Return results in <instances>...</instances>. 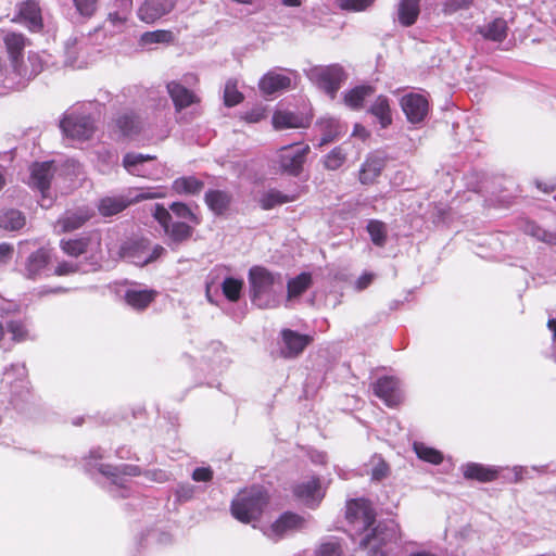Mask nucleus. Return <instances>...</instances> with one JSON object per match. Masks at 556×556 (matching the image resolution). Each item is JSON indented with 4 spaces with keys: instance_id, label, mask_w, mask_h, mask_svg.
<instances>
[{
    "instance_id": "f257e3e1",
    "label": "nucleus",
    "mask_w": 556,
    "mask_h": 556,
    "mask_svg": "<svg viewBox=\"0 0 556 556\" xmlns=\"http://www.w3.org/2000/svg\"><path fill=\"white\" fill-rule=\"evenodd\" d=\"M252 302L261 308L276 307L282 291L279 274H273L262 266H254L249 271Z\"/></svg>"
},
{
    "instance_id": "f03ea898",
    "label": "nucleus",
    "mask_w": 556,
    "mask_h": 556,
    "mask_svg": "<svg viewBox=\"0 0 556 556\" xmlns=\"http://www.w3.org/2000/svg\"><path fill=\"white\" fill-rule=\"evenodd\" d=\"M268 504V495L262 486H252L240 491L231 503L232 516L244 523L261 517Z\"/></svg>"
},
{
    "instance_id": "7ed1b4c3",
    "label": "nucleus",
    "mask_w": 556,
    "mask_h": 556,
    "mask_svg": "<svg viewBox=\"0 0 556 556\" xmlns=\"http://www.w3.org/2000/svg\"><path fill=\"white\" fill-rule=\"evenodd\" d=\"M308 78L334 99L341 85L346 80L348 75L339 64L328 66H315L307 73Z\"/></svg>"
},
{
    "instance_id": "20e7f679",
    "label": "nucleus",
    "mask_w": 556,
    "mask_h": 556,
    "mask_svg": "<svg viewBox=\"0 0 556 556\" xmlns=\"http://www.w3.org/2000/svg\"><path fill=\"white\" fill-rule=\"evenodd\" d=\"M165 253L162 245H155L150 250L143 240H128L119 248V257L137 266L147 265L157 260Z\"/></svg>"
},
{
    "instance_id": "39448f33",
    "label": "nucleus",
    "mask_w": 556,
    "mask_h": 556,
    "mask_svg": "<svg viewBox=\"0 0 556 556\" xmlns=\"http://www.w3.org/2000/svg\"><path fill=\"white\" fill-rule=\"evenodd\" d=\"M152 215L163 227L172 243L178 244L191 238L192 227L184 222H172L170 213L163 205L155 204Z\"/></svg>"
},
{
    "instance_id": "423d86ee",
    "label": "nucleus",
    "mask_w": 556,
    "mask_h": 556,
    "mask_svg": "<svg viewBox=\"0 0 556 556\" xmlns=\"http://www.w3.org/2000/svg\"><path fill=\"white\" fill-rule=\"evenodd\" d=\"M308 152L309 147L307 144H289L282 147L278 154L281 170L290 174L301 173Z\"/></svg>"
},
{
    "instance_id": "0eeeda50",
    "label": "nucleus",
    "mask_w": 556,
    "mask_h": 556,
    "mask_svg": "<svg viewBox=\"0 0 556 556\" xmlns=\"http://www.w3.org/2000/svg\"><path fill=\"white\" fill-rule=\"evenodd\" d=\"M401 539L400 526L396 521L390 519L379 522L371 534L366 535L362 541V546H379L396 543Z\"/></svg>"
},
{
    "instance_id": "6e6552de",
    "label": "nucleus",
    "mask_w": 556,
    "mask_h": 556,
    "mask_svg": "<svg viewBox=\"0 0 556 556\" xmlns=\"http://www.w3.org/2000/svg\"><path fill=\"white\" fill-rule=\"evenodd\" d=\"M60 126L66 136L79 140L89 139L94 131V123L89 116L74 112L66 114Z\"/></svg>"
},
{
    "instance_id": "1a4fd4ad",
    "label": "nucleus",
    "mask_w": 556,
    "mask_h": 556,
    "mask_svg": "<svg viewBox=\"0 0 556 556\" xmlns=\"http://www.w3.org/2000/svg\"><path fill=\"white\" fill-rule=\"evenodd\" d=\"M304 519L293 513H285L277 520L262 529L265 536L278 541L293 531L302 529Z\"/></svg>"
},
{
    "instance_id": "9d476101",
    "label": "nucleus",
    "mask_w": 556,
    "mask_h": 556,
    "mask_svg": "<svg viewBox=\"0 0 556 556\" xmlns=\"http://www.w3.org/2000/svg\"><path fill=\"white\" fill-rule=\"evenodd\" d=\"M3 42L9 54L13 70L21 76H26L27 73L22 68V61L24 49L29 45L28 38L21 33L9 31L3 37Z\"/></svg>"
},
{
    "instance_id": "9b49d317",
    "label": "nucleus",
    "mask_w": 556,
    "mask_h": 556,
    "mask_svg": "<svg viewBox=\"0 0 556 556\" xmlns=\"http://www.w3.org/2000/svg\"><path fill=\"white\" fill-rule=\"evenodd\" d=\"M27 370L24 364H14L3 372L2 387L22 399L28 394Z\"/></svg>"
},
{
    "instance_id": "f8f14e48",
    "label": "nucleus",
    "mask_w": 556,
    "mask_h": 556,
    "mask_svg": "<svg viewBox=\"0 0 556 556\" xmlns=\"http://www.w3.org/2000/svg\"><path fill=\"white\" fill-rule=\"evenodd\" d=\"M346 518L358 529L367 530L375 521V513L366 500H352L346 505Z\"/></svg>"
},
{
    "instance_id": "ddd939ff",
    "label": "nucleus",
    "mask_w": 556,
    "mask_h": 556,
    "mask_svg": "<svg viewBox=\"0 0 556 556\" xmlns=\"http://www.w3.org/2000/svg\"><path fill=\"white\" fill-rule=\"evenodd\" d=\"M401 108L409 123L418 124L427 116L429 103L422 94L408 93L402 97Z\"/></svg>"
},
{
    "instance_id": "4468645a",
    "label": "nucleus",
    "mask_w": 556,
    "mask_h": 556,
    "mask_svg": "<svg viewBox=\"0 0 556 556\" xmlns=\"http://www.w3.org/2000/svg\"><path fill=\"white\" fill-rule=\"evenodd\" d=\"M374 393L390 407L399 405L402 401L400 381L394 377L378 379L374 384Z\"/></svg>"
},
{
    "instance_id": "2eb2a0df",
    "label": "nucleus",
    "mask_w": 556,
    "mask_h": 556,
    "mask_svg": "<svg viewBox=\"0 0 556 556\" xmlns=\"http://www.w3.org/2000/svg\"><path fill=\"white\" fill-rule=\"evenodd\" d=\"M49 262V250L46 248H39L25 258L21 266V273L27 279H36L47 268Z\"/></svg>"
},
{
    "instance_id": "dca6fc26",
    "label": "nucleus",
    "mask_w": 556,
    "mask_h": 556,
    "mask_svg": "<svg viewBox=\"0 0 556 556\" xmlns=\"http://www.w3.org/2000/svg\"><path fill=\"white\" fill-rule=\"evenodd\" d=\"M99 471L105 476H109L112 478L109 492L114 497H125L126 494L124 491H121V489H126V480L122 477H119L115 471L122 472L124 476H136L138 475L137 467L130 466V465H123L118 468H112L109 465H100Z\"/></svg>"
},
{
    "instance_id": "f3484780",
    "label": "nucleus",
    "mask_w": 556,
    "mask_h": 556,
    "mask_svg": "<svg viewBox=\"0 0 556 556\" xmlns=\"http://www.w3.org/2000/svg\"><path fill=\"white\" fill-rule=\"evenodd\" d=\"M13 23L24 22L31 31H40L43 27L41 10L37 1L27 0L18 5V14L12 18Z\"/></svg>"
},
{
    "instance_id": "a211bd4d",
    "label": "nucleus",
    "mask_w": 556,
    "mask_h": 556,
    "mask_svg": "<svg viewBox=\"0 0 556 556\" xmlns=\"http://www.w3.org/2000/svg\"><path fill=\"white\" fill-rule=\"evenodd\" d=\"M155 193H141L136 195L135 199H129L124 195L105 197L99 201L98 210L102 216L109 217L116 215L129 206L135 200H141L147 198H156Z\"/></svg>"
},
{
    "instance_id": "6ab92c4d",
    "label": "nucleus",
    "mask_w": 556,
    "mask_h": 556,
    "mask_svg": "<svg viewBox=\"0 0 556 556\" xmlns=\"http://www.w3.org/2000/svg\"><path fill=\"white\" fill-rule=\"evenodd\" d=\"M282 348L281 354L285 357H296L304 349L312 342V337L307 334H301L290 329H283L281 331Z\"/></svg>"
},
{
    "instance_id": "aec40b11",
    "label": "nucleus",
    "mask_w": 556,
    "mask_h": 556,
    "mask_svg": "<svg viewBox=\"0 0 556 556\" xmlns=\"http://www.w3.org/2000/svg\"><path fill=\"white\" fill-rule=\"evenodd\" d=\"M174 8V0H144L138 10L141 21L151 24L169 13Z\"/></svg>"
},
{
    "instance_id": "412c9836",
    "label": "nucleus",
    "mask_w": 556,
    "mask_h": 556,
    "mask_svg": "<svg viewBox=\"0 0 556 556\" xmlns=\"http://www.w3.org/2000/svg\"><path fill=\"white\" fill-rule=\"evenodd\" d=\"M93 215V211L90 207L84 206L75 211H67L55 224V230L58 232L73 231L81 227L87 220Z\"/></svg>"
},
{
    "instance_id": "4be33fe9",
    "label": "nucleus",
    "mask_w": 556,
    "mask_h": 556,
    "mask_svg": "<svg viewBox=\"0 0 556 556\" xmlns=\"http://www.w3.org/2000/svg\"><path fill=\"white\" fill-rule=\"evenodd\" d=\"M166 88L174 106L178 112L200 102V98L192 90L176 80L169 81L166 85Z\"/></svg>"
},
{
    "instance_id": "5701e85b",
    "label": "nucleus",
    "mask_w": 556,
    "mask_h": 556,
    "mask_svg": "<svg viewBox=\"0 0 556 556\" xmlns=\"http://www.w3.org/2000/svg\"><path fill=\"white\" fill-rule=\"evenodd\" d=\"M294 495L302 501L305 505L314 507L320 503L324 497V492L319 484V480L312 478L298 484L294 488Z\"/></svg>"
},
{
    "instance_id": "b1692460",
    "label": "nucleus",
    "mask_w": 556,
    "mask_h": 556,
    "mask_svg": "<svg viewBox=\"0 0 556 556\" xmlns=\"http://www.w3.org/2000/svg\"><path fill=\"white\" fill-rule=\"evenodd\" d=\"M271 123L275 129L304 128L311 123V118L291 111L278 110L273 114Z\"/></svg>"
},
{
    "instance_id": "393cba45",
    "label": "nucleus",
    "mask_w": 556,
    "mask_h": 556,
    "mask_svg": "<svg viewBox=\"0 0 556 556\" xmlns=\"http://www.w3.org/2000/svg\"><path fill=\"white\" fill-rule=\"evenodd\" d=\"M290 85L291 79L288 76L276 72H268L258 83L260 90L267 96L277 91L286 90Z\"/></svg>"
},
{
    "instance_id": "a878e982",
    "label": "nucleus",
    "mask_w": 556,
    "mask_h": 556,
    "mask_svg": "<svg viewBox=\"0 0 556 556\" xmlns=\"http://www.w3.org/2000/svg\"><path fill=\"white\" fill-rule=\"evenodd\" d=\"M156 292L149 289L129 288L125 291L124 299L127 305L134 309L141 311L150 305Z\"/></svg>"
},
{
    "instance_id": "bb28decb",
    "label": "nucleus",
    "mask_w": 556,
    "mask_h": 556,
    "mask_svg": "<svg viewBox=\"0 0 556 556\" xmlns=\"http://www.w3.org/2000/svg\"><path fill=\"white\" fill-rule=\"evenodd\" d=\"M80 169V164L75 160H66L63 164V168H61L55 161H46L40 163H34L31 166L30 174H50L55 173L58 170L76 173L79 172Z\"/></svg>"
},
{
    "instance_id": "cd10ccee",
    "label": "nucleus",
    "mask_w": 556,
    "mask_h": 556,
    "mask_svg": "<svg viewBox=\"0 0 556 556\" xmlns=\"http://www.w3.org/2000/svg\"><path fill=\"white\" fill-rule=\"evenodd\" d=\"M26 225L25 215L15 208L0 210V228L7 231H17Z\"/></svg>"
},
{
    "instance_id": "c85d7f7f",
    "label": "nucleus",
    "mask_w": 556,
    "mask_h": 556,
    "mask_svg": "<svg viewBox=\"0 0 556 556\" xmlns=\"http://www.w3.org/2000/svg\"><path fill=\"white\" fill-rule=\"evenodd\" d=\"M320 131V139L317 143L318 147L326 146L336 140L341 135V126L336 118L326 117L317 123Z\"/></svg>"
},
{
    "instance_id": "c756f323",
    "label": "nucleus",
    "mask_w": 556,
    "mask_h": 556,
    "mask_svg": "<svg viewBox=\"0 0 556 556\" xmlns=\"http://www.w3.org/2000/svg\"><path fill=\"white\" fill-rule=\"evenodd\" d=\"M368 112L377 117L381 128H387L392 124L391 108L386 96H378Z\"/></svg>"
},
{
    "instance_id": "7c9ffc66",
    "label": "nucleus",
    "mask_w": 556,
    "mask_h": 556,
    "mask_svg": "<svg viewBox=\"0 0 556 556\" xmlns=\"http://www.w3.org/2000/svg\"><path fill=\"white\" fill-rule=\"evenodd\" d=\"M374 92V87L369 85L357 86L344 93L343 101L349 108L358 110L363 106L364 100Z\"/></svg>"
},
{
    "instance_id": "2f4dec72",
    "label": "nucleus",
    "mask_w": 556,
    "mask_h": 556,
    "mask_svg": "<svg viewBox=\"0 0 556 556\" xmlns=\"http://www.w3.org/2000/svg\"><path fill=\"white\" fill-rule=\"evenodd\" d=\"M420 0H400L399 3V22L405 26H412L419 15Z\"/></svg>"
},
{
    "instance_id": "473e14b6",
    "label": "nucleus",
    "mask_w": 556,
    "mask_h": 556,
    "mask_svg": "<svg viewBox=\"0 0 556 556\" xmlns=\"http://www.w3.org/2000/svg\"><path fill=\"white\" fill-rule=\"evenodd\" d=\"M479 33L486 39L503 41L507 36V23L504 18L496 17L492 22L480 27Z\"/></svg>"
},
{
    "instance_id": "72a5a7b5",
    "label": "nucleus",
    "mask_w": 556,
    "mask_h": 556,
    "mask_svg": "<svg viewBox=\"0 0 556 556\" xmlns=\"http://www.w3.org/2000/svg\"><path fill=\"white\" fill-rule=\"evenodd\" d=\"M463 472L465 478L475 479L480 482H489L497 477L495 469L476 463L464 466Z\"/></svg>"
},
{
    "instance_id": "f704fd0d",
    "label": "nucleus",
    "mask_w": 556,
    "mask_h": 556,
    "mask_svg": "<svg viewBox=\"0 0 556 556\" xmlns=\"http://www.w3.org/2000/svg\"><path fill=\"white\" fill-rule=\"evenodd\" d=\"M203 188V182L195 176H180L173 182V190L178 194L193 195Z\"/></svg>"
},
{
    "instance_id": "c9c22d12",
    "label": "nucleus",
    "mask_w": 556,
    "mask_h": 556,
    "mask_svg": "<svg viewBox=\"0 0 556 556\" xmlns=\"http://www.w3.org/2000/svg\"><path fill=\"white\" fill-rule=\"evenodd\" d=\"M230 195L220 190H210L205 193L207 206L217 215L224 213L230 204Z\"/></svg>"
},
{
    "instance_id": "e433bc0d",
    "label": "nucleus",
    "mask_w": 556,
    "mask_h": 556,
    "mask_svg": "<svg viewBox=\"0 0 556 556\" xmlns=\"http://www.w3.org/2000/svg\"><path fill=\"white\" fill-rule=\"evenodd\" d=\"M7 329L15 342H23L33 338L26 319L12 318L7 323Z\"/></svg>"
},
{
    "instance_id": "4c0bfd02",
    "label": "nucleus",
    "mask_w": 556,
    "mask_h": 556,
    "mask_svg": "<svg viewBox=\"0 0 556 556\" xmlns=\"http://www.w3.org/2000/svg\"><path fill=\"white\" fill-rule=\"evenodd\" d=\"M312 286V275L309 273H301L296 277L290 279L287 285L288 300L303 294Z\"/></svg>"
},
{
    "instance_id": "58836bf2",
    "label": "nucleus",
    "mask_w": 556,
    "mask_h": 556,
    "mask_svg": "<svg viewBox=\"0 0 556 556\" xmlns=\"http://www.w3.org/2000/svg\"><path fill=\"white\" fill-rule=\"evenodd\" d=\"M294 195L285 194L278 190L270 189L262 194L260 204L263 210H271L277 205L294 201Z\"/></svg>"
},
{
    "instance_id": "ea45409f",
    "label": "nucleus",
    "mask_w": 556,
    "mask_h": 556,
    "mask_svg": "<svg viewBox=\"0 0 556 556\" xmlns=\"http://www.w3.org/2000/svg\"><path fill=\"white\" fill-rule=\"evenodd\" d=\"M90 241V237L62 240L61 248L67 255L77 257L87 252Z\"/></svg>"
},
{
    "instance_id": "a19ab883",
    "label": "nucleus",
    "mask_w": 556,
    "mask_h": 556,
    "mask_svg": "<svg viewBox=\"0 0 556 556\" xmlns=\"http://www.w3.org/2000/svg\"><path fill=\"white\" fill-rule=\"evenodd\" d=\"M174 40L170 30L157 29L153 31H146L140 36V45L147 47L153 43H169Z\"/></svg>"
},
{
    "instance_id": "79ce46f5",
    "label": "nucleus",
    "mask_w": 556,
    "mask_h": 556,
    "mask_svg": "<svg viewBox=\"0 0 556 556\" xmlns=\"http://www.w3.org/2000/svg\"><path fill=\"white\" fill-rule=\"evenodd\" d=\"M387 157L381 152L371 153L363 164L359 174H380L386 168Z\"/></svg>"
},
{
    "instance_id": "37998d69",
    "label": "nucleus",
    "mask_w": 556,
    "mask_h": 556,
    "mask_svg": "<svg viewBox=\"0 0 556 556\" xmlns=\"http://www.w3.org/2000/svg\"><path fill=\"white\" fill-rule=\"evenodd\" d=\"M116 125L125 136L138 134L141 129V122L134 114H123L116 119Z\"/></svg>"
},
{
    "instance_id": "c03bdc74",
    "label": "nucleus",
    "mask_w": 556,
    "mask_h": 556,
    "mask_svg": "<svg viewBox=\"0 0 556 556\" xmlns=\"http://www.w3.org/2000/svg\"><path fill=\"white\" fill-rule=\"evenodd\" d=\"M367 230L369 232L371 241L376 245L382 247L386 243L387 228L382 222L376 219L370 220L367 225Z\"/></svg>"
},
{
    "instance_id": "a18cd8bd",
    "label": "nucleus",
    "mask_w": 556,
    "mask_h": 556,
    "mask_svg": "<svg viewBox=\"0 0 556 556\" xmlns=\"http://www.w3.org/2000/svg\"><path fill=\"white\" fill-rule=\"evenodd\" d=\"M525 232L551 244L556 243V235L553 232H549L543 228H541L539 225L532 222H528L525 225Z\"/></svg>"
},
{
    "instance_id": "49530a36",
    "label": "nucleus",
    "mask_w": 556,
    "mask_h": 556,
    "mask_svg": "<svg viewBox=\"0 0 556 556\" xmlns=\"http://www.w3.org/2000/svg\"><path fill=\"white\" fill-rule=\"evenodd\" d=\"M242 286L243 283L241 280L229 277L223 281L222 289L229 301L236 302L240 298Z\"/></svg>"
},
{
    "instance_id": "de8ad7c7",
    "label": "nucleus",
    "mask_w": 556,
    "mask_h": 556,
    "mask_svg": "<svg viewBox=\"0 0 556 556\" xmlns=\"http://www.w3.org/2000/svg\"><path fill=\"white\" fill-rule=\"evenodd\" d=\"M414 450L420 459L431 464L438 465L443 459V456L439 451L428 447L422 443H414Z\"/></svg>"
},
{
    "instance_id": "09e8293b",
    "label": "nucleus",
    "mask_w": 556,
    "mask_h": 556,
    "mask_svg": "<svg viewBox=\"0 0 556 556\" xmlns=\"http://www.w3.org/2000/svg\"><path fill=\"white\" fill-rule=\"evenodd\" d=\"M243 100V94L238 90L237 83L229 79L224 89V103L226 106H235Z\"/></svg>"
},
{
    "instance_id": "8fccbe9b",
    "label": "nucleus",
    "mask_w": 556,
    "mask_h": 556,
    "mask_svg": "<svg viewBox=\"0 0 556 556\" xmlns=\"http://www.w3.org/2000/svg\"><path fill=\"white\" fill-rule=\"evenodd\" d=\"M52 176H27L25 182L33 189L38 190L43 200L49 197Z\"/></svg>"
},
{
    "instance_id": "3c124183",
    "label": "nucleus",
    "mask_w": 556,
    "mask_h": 556,
    "mask_svg": "<svg viewBox=\"0 0 556 556\" xmlns=\"http://www.w3.org/2000/svg\"><path fill=\"white\" fill-rule=\"evenodd\" d=\"M169 208L173 212V214L178 218L188 220L190 223H193L194 225H198L200 223L197 215L185 203L174 202L169 205Z\"/></svg>"
},
{
    "instance_id": "603ef678",
    "label": "nucleus",
    "mask_w": 556,
    "mask_h": 556,
    "mask_svg": "<svg viewBox=\"0 0 556 556\" xmlns=\"http://www.w3.org/2000/svg\"><path fill=\"white\" fill-rule=\"evenodd\" d=\"M345 161V153L340 147L331 150L329 154L325 157V167L328 170H337L341 167V165Z\"/></svg>"
},
{
    "instance_id": "864d4df0",
    "label": "nucleus",
    "mask_w": 556,
    "mask_h": 556,
    "mask_svg": "<svg viewBox=\"0 0 556 556\" xmlns=\"http://www.w3.org/2000/svg\"><path fill=\"white\" fill-rule=\"evenodd\" d=\"M77 13L90 18L98 10V0H72Z\"/></svg>"
},
{
    "instance_id": "5fc2aeb1",
    "label": "nucleus",
    "mask_w": 556,
    "mask_h": 556,
    "mask_svg": "<svg viewBox=\"0 0 556 556\" xmlns=\"http://www.w3.org/2000/svg\"><path fill=\"white\" fill-rule=\"evenodd\" d=\"M376 0H336L338 7L346 11H364L371 7Z\"/></svg>"
},
{
    "instance_id": "6e6d98bb",
    "label": "nucleus",
    "mask_w": 556,
    "mask_h": 556,
    "mask_svg": "<svg viewBox=\"0 0 556 556\" xmlns=\"http://www.w3.org/2000/svg\"><path fill=\"white\" fill-rule=\"evenodd\" d=\"M152 157L149 155L136 154V153H127L123 159V165L126 170H139L138 167L146 161L151 160Z\"/></svg>"
},
{
    "instance_id": "4d7b16f0",
    "label": "nucleus",
    "mask_w": 556,
    "mask_h": 556,
    "mask_svg": "<svg viewBox=\"0 0 556 556\" xmlns=\"http://www.w3.org/2000/svg\"><path fill=\"white\" fill-rule=\"evenodd\" d=\"M316 554L317 556H342V549L339 542L331 539L321 543Z\"/></svg>"
},
{
    "instance_id": "13d9d810",
    "label": "nucleus",
    "mask_w": 556,
    "mask_h": 556,
    "mask_svg": "<svg viewBox=\"0 0 556 556\" xmlns=\"http://www.w3.org/2000/svg\"><path fill=\"white\" fill-rule=\"evenodd\" d=\"M265 117L266 110L261 105H256L241 115V118L247 123H258Z\"/></svg>"
},
{
    "instance_id": "bf43d9fd",
    "label": "nucleus",
    "mask_w": 556,
    "mask_h": 556,
    "mask_svg": "<svg viewBox=\"0 0 556 556\" xmlns=\"http://www.w3.org/2000/svg\"><path fill=\"white\" fill-rule=\"evenodd\" d=\"M472 0H446L444 3V11L446 13H454L462 9H467L471 5Z\"/></svg>"
},
{
    "instance_id": "052dcab7",
    "label": "nucleus",
    "mask_w": 556,
    "mask_h": 556,
    "mask_svg": "<svg viewBox=\"0 0 556 556\" xmlns=\"http://www.w3.org/2000/svg\"><path fill=\"white\" fill-rule=\"evenodd\" d=\"M77 270H78V265L76 263L62 262L55 267L54 274L58 276H64V275L74 274Z\"/></svg>"
},
{
    "instance_id": "680f3d73",
    "label": "nucleus",
    "mask_w": 556,
    "mask_h": 556,
    "mask_svg": "<svg viewBox=\"0 0 556 556\" xmlns=\"http://www.w3.org/2000/svg\"><path fill=\"white\" fill-rule=\"evenodd\" d=\"M388 471H389L388 465L383 460L379 459L372 468L371 478L374 480L379 481L387 477Z\"/></svg>"
},
{
    "instance_id": "e2e57ef3",
    "label": "nucleus",
    "mask_w": 556,
    "mask_h": 556,
    "mask_svg": "<svg viewBox=\"0 0 556 556\" xmlns=\"http://www.w3.org/2000/svg\"><path fill=\"white\" fill-rule=\"evenodd\" d=\"M213 477V471L210 468L201 467L194 469L192 472V479L198 482L210 481Z\"/></svg>"
},
{
    "instance_id": "0e129e2a",
    "label": "nucleus",
    "mask_w": 556,
    "mask_h": 556,
    "mask_svg": "<svg viewBox=\"0 0 556 556\" xmlns=\"http://www.w3.org/2000/svg\"><path fill=\"white\" fill-rule=\"evenodd\" d=\"M108 21L112 24L113 27L121 28L128 21V16L123 15L122 13L114 10L108 14Z\"/></svg>"
},
{
    "instance_id": "69168bd1",
    "label": "nucleus",
    "mask_w": 556,
    "mask_h": 556,
    "mask_svg": "<svg viewBox=\"0 0 556 556\" xmlns=\"http://www.w3.org/2000/svg\"><path fill=\"white\" fill-rule=\"evenodd\" d=\"M115 11L129 16L132 9V0H113Z\"/></svg>"
},
{
    "instance_id": "338daca9",
    "label": "nucleus",
    "mask_w": 556,
    "mask_h": 556,
    "mask_svg": "<svg viewBox=\"0 0 556 556\" xmlns=\"http://www.w3.org/2000/svg\"><path fill=\"white\" fill-rule=\"evenodd\" d=\"M13 245L7 242L0 243V265L7 264L13 255Z\"/></svg>"
},
{
    "instance_id": "774afa93",
    "label": "nucleus",
    "mask_w": 556,
    "mask_h": 556,
    "mask_svg": "<svg viewBox=\"0 0 556 556\" xmlns=\"http://www.w3.org/2000/svg\"><path fill=\"white\" fill-rule=\"evenodd\" d=\"M375 279V274L372 273H364L355 282V288L357 290L366 289Z\"/></svg>"
}]
</instances>
